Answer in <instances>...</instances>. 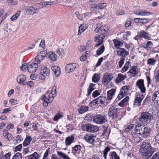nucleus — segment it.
Listing matches in <instances>:
<instances>
[{
	"instance_id": "473e14b6",
	"label": "nucleus",
	"mask_w": 159,
	"mask_h": 159,
	"mask_svg": "<svg viewBox=\"0 0 159 159\" xmlns=\"http://www.w3.org/2000/svg\"><path fill=\"white\" fill-rule=\"evenodd\" d=\"M129 98L128 96H126L123 99L120 101L118 104L119 106L122 107L125 104L126 105L129 101Z\"/></svg>"
},
{
	"instance_id": "0eeeda50",
	"label": "nucleus",
	"mask_w": 159,
	"mask_h": 159,
	"mask_svg": "<svg viewBox=\"0 0 159 159\" xmlns=\"http://www.w3.org/2000/svg\"><path fill=\"white\" fill-rule=\"evenodd\" d=\"M55 97L52 94L49 93L48 92H47L43 96L42 100L43 101V104L44 106L47 107L48 104L52 102L53 100V98Z\"/></svg>"
},
{
	"instance_id": "09e8293b",
	"label": "nucleus",
	"mask_w": 159,
	"mask_h": 159,
	"mask_svg": "<svg viewBox=\"0 0 159 159\" xmlns=\"http://www.w3.org/2000/svg\"><path fill=\"white\" fill-rule=\"evenodd\" d=\"M20 11H18L11 18V20H16L18 17L20 16Z\"/></svg>"
},
{
	"instance_id": "5701e85b",
	"label": "nucleus",
	"mask_w": 159,
	"mask_h": 159,
	"mask_svg": "<svg viewBox=\"0 0 159 159\" xmlns=\"http://www.w3.org/2000/svg\"><path fill=\"white\" fill-rule=\"evenodd\" d=\"M38 12L37 8L30 7L28 9L26 13L27 15H33Z\"/></svg>"
},
{
	"instance_id": "6e6552de",
	"label": "nucleus",
	"mask_w": 159,
	"mask_h": 159,
	"mask_svg": "<svg viewBox=\"0 0 159 159\" xmlns=\"http://www.w3.org/2000/svg\"><path fill=\"white\" fill-rule=\"evenodd\" d=\"M82 129L88 132H95L99 129V127L96 126L91 124H87L82 127Z\"/></svg>"
},
{
	"instance_id": "2f4dec72",
	"label": "nucleus",
	"mask_w": 159,
	"mask_h": 159,
	"mask_svg": "<svg viewBox=\"0 0 159 159\" xmlns=\"http://www.w3.org/2000/svg\"><path fill=\"white\" fill-rule=\"evenodd\" d=\"M114 46L117 49L120 48V47H121L123 45V43L121 41H118L117 39L113 40Z\"/></svg>"
},
{
	"instance_id": "f257e3e1",
	"label": "nucleus",
	"mask_w": 159,
	"mask_h": 159,
	"mask_svg": "<svg viewBox=\"0 0 159 159\" xmlns=\"http://www.w3.org/2000/svg\"><path fill=\"white\" fill-rule=\"evenodd\" d=\"M135 131L132 132L131 135L134 138H136L140 141H142V139L139 137L137 138L138 135L140 134L142 137L146 138L149 136L150 134V130L147 127H145L144 126L140 124H138L134 128Z\"/></svg>"
},
{
	"instance_id": "a878e982",
	"label": "nucleus",
	"mask_w": 159,
	"mask_h": 159,
	"mask_svg": "<svg viewBox=\"0 0 159 159\" xmlns=\"http://www.w3.org/2000/svg\"><path fill=\"white\" fill-rule=\"evenodd\" d=\"M81 150V147L80 145H76L72 148V152L75 154L76 153H80Z\"/></svg>"
},
{
	"instance_id": "f03ea898",
	"label": "nucleus",
	"mask_w": 159,
	"mask_h": 159,
	"mask_svg": "<svg viewBox=\"0 0 159 159\" xmlns=\"http://www.w3.org/2000/svg\"><path fill=\"white\" fill-rule=\"evenodd\" d=\"M156 148L152 147L150 144L146 142H143L140 148L139 152L143 156H145V159L150 157L155 151Z\"/></svg>"
},
{
	"instance_id": "c85d7f7f",
	"label": "nucleus",
	"mask_w": 159,
	"mask_h": 159,
	"mask_svg": "<svg viewBox=\"0 0 159 159\" xmlns=\"http://www.w3.org/2000/svg\"><path fill=\"white\" fill-rule=\"evenodd\" d=\"M31 140L32 138L29 135H27L23 143V146H27L29 145Z\"/></svg>"
},
{
	"instance_id": "0e129e2a",
	"label": "nucleus",
	"mask_w": 159,
	"mask_h": 159,
	"mask_svg": "<svg viewBox=\"0 0 159 159\" xmlns=\"http://www.w3.org/2000/svg\"><path fill=\"white\" fill-rule=\"evenodd\" d=\"M28 66H27L26 64H24L21 67L20 69L23 71H25L27 69H28Z\"/></svg>"
},
{
	"instance_id": "9b49d317",
	"label": "nucleus",
	"mask_w": 159,
	"mask_h": 159,
	"mask_svg": "<svg viewBox=\"0 0 159 159\" xmlns=\"http://www.w3.org/2000/svg\"><path fill=\"white\" fill-rule=\"evenodd\" d=\"M113 74L108 73H106L102 79V82L104 85H107L113 78Z\"/></svg>"
},
{
	"instance_id": "a19ab883",
	"label": "nucleus",
	"mask_w": 159,
	"mask_h": 159,
	"mask_svg": "<svg viewBox=\"0 0 159 159\" xmlns=\"http://www.w3.org/2000/svg\"><path fill=\"white\" fill-rule=\"evenodd\" d=\"M130 87L129 85H125L123 86L121 89L120 91L122 93H124L126 95L127 93V92L129 90Z\"/></svg>"
},
{
	"instance_id": "39448f33",
	"label": "nucleus",
	"mask_w": 159,
	"mask_h": 159,
	"mask_svg": "<svg viewBox=\"0 0 159 159\" xmlns=\"http://www.w3.org/2000/svg\"><path fill=\"white\" fill-rule=\"evenodd\" d=\"M109 29L110 27L108 26L102 25L99 28L97 27L94 30V33L102 34L104 36H106L108 34V32Z\"/></svg>"
},
{
	"instance_id": "052dcab7",
	"label": "nucleus",
	"mask_w": 159,
	"mask_h": 159,
	"mask_svg": "<svg viewBox=\"0 0 159 159\" xmlns=\"http://www.w3.org/2000/svg\"><path fill=\"white\" fill-rule=\"evenodd\" d=\"M10 102L13 105L18 104L19 103V102L15 99H11L10 100Z\"/></svg>"
},
{
	"instance_id": "37998d69",
	"label": "nucleus",
	"mask_w": 159,
	"mask_h": 159,
	"mask_svg": "<svg viewBox=\"0 0 159 159\" xmlns=\"http://www.w3.org/2000/svg\"><path fill=\"white\" fill-rule=\"evenodd\" d=\"M44 58V57L38 53L37 56L35 57V61L38 63H39L41 61H42Z\"/></svg>"
},
{
	"instance_id": "e433bc0d",
	"label": "nucleus",
	"mask_w": 159,
	"mask_h": 159,
	"mask_svg": "<svg viewBox=\"0 0 159 159\" xmlns=\"http://www.w3.org/2000/svg\"><path fill=\"white\" fill-rule=\"evenodd\" d=\"M86 29V25L84 24H81L79 27L78 34L80 35L81 33Z\"/></svg>"
},
{
	"instance_id": "393cba45",
	"label": "nucleus",
	"mask_w": 159,
	"mask_h": 159,
	"mask_svg": "<svg viewBox=\"0 0 159 159\" xmlns=\"http://www.w3.org/2000/svg\"><path fill=\"white\" fill-rule=\"evenodd\" d=\"M51 69L56 76H59L61 72L60 68L57 66H53L52 67Z\"/></svg>"
},
{
	"instance_id": "423d86ee",
	"label": "nucleus",
	"mask_w": 159,
	"mask_h": 159,
	"mask_svg": "<svg viewBox=\"0 0 159 159\" xmlns=\"http://www.w3.org/2000/svg\"><path fill=\"white\" fill-rule=\"evenodd\" d=\"M141 117L139 118V120L141 122L148 123L151 120L153 116L151 113L148 112H143L141 114Z\"/></svg>"
},
{
	"instance_id": "49530a36",
	"label": "nucleus",
	"mask_w": 159,
	"mask_h": 159,
	"mask_svg": "<svg viewBox=\"0 0 159 159\" xmlns=\"http://www.w3.org/2000/svg\"><path fill=\"white\" fill-rule=\"evenodd\" d=\"M22 156L19 152L16 153L13 156L12 159H22Z\"/></svg>"
},
{
	"instance_id": "c03bdc74",
	"label": "nucleus",
	"mask_w": 159,
	"mask_h": 159,
	"mask_svg": "<svg viewBox=\"0 0 159 159\" xmlns=\"http://www.w3.org/2000/svg\"><path fill=\"white\" fill-rule=\"evenodd\" d=\"M156 62V61L152 58H149L147 61L148 64L150 66H154Z\"/></svg>"
},
{
	"instance_id": "bb28decb",
	"label": "nucleus",
	"mask_w": 159,
	"mask_h": 159,
	"mask_svg": "<svg viewBox=\"0 0 159 159\" xmlns=\"http://www.w3.org/2000/svg\"><path fill=\"white\" fill-rule=\"evenodd\" d=\"M127 77L126 75H124L121 74H119L116 80V82L118 83L124 80Z\"/></svg>"
},
{
	"instance_id": "412c9836",
	"label": "nucleus",
	"mask_w": 159,
	"mask_h": 159,
	"mask_svg": "<svg viewBox=\"0 0 159 159\" xmlns=\"http://www.w3.org/2000/svg\"><path fill=\"white\" fill-rule=\"evenodd\" d=\"M3 135L4 137L8 141H10L13 139V136L10 133H9L7 130L3 129L2 131Z\"/></svg>"
},
{
	"instance_id": "c9c22d12",
	"label": "nucleus",
	"mask_w": 159,
	"mask_h": 159,
	"mask_svg": "<svg viewBox=\"0 0 159 159\" xmlns=\"http://www.w3.org/2000/svg\"><path fill=\"white\" fill-rule=\"evenodd\" d=\"M39 157V155L36 152H35L34 153L28 156L29 159H38Z\"/></svg>"
},
{
	"instance_id": "4468645a",
	"label": "nucleus",
	"mask_w": 159,
	"mask_h": 159,
	"mask_svg": "<svg viewBox=\"0 0 159 159\" xmlns=\"http://www.w3.org/2000/svg\"><path fill=\"white\" fill-rule=\"evenodd\" d=\"M96 137L93 134H85L84 137V139L87 142L93 144L94 142V141Z\"/></svg>"
},
{
	"instance_id": "72a5a7b5",
	"label": "nucleus",
	"mask_w": 159,
	"mask_h": 159,
	"mask_svg": "<svg viewBox=\"0 0 159 159\" xmlns=\"http://www.w3.org/2000/svg\"><path fill=\"white\" fill-rule=\"evenodd\" d=\"M95 84H94L91 83L90 84L87 89L88 95H89L95 89Z\"/></svg>"
},
{
	"instance_id": "f704fd0d",
	"label": "nucleus",
	"mask_w": 159,
	"mask_h": 159,
	"mask_svg": "<svg viewBox=\"0 0 159 159\" xmlns=\"http://www.w3.org/2000/svg\"><path fill=\"white\" fill-rule=\"evenodd\" d=\"M74 137L72 136L68 137L66 138L65 140V143L66 146L70 145L74 140Z\"/></svg>"
},
{
	"instance_id": "2eb2a0df",
	"label": "nucleus",
	"mask_w": 159,
	"mask_h": 159,
	"mask_svg": "<svg viewBox=\"0 0 159 159\" xmlns=\"http://www.w3.org/2000/svg\"><path fill=\"white\" fill-rule=\"evenodd\" d=\"M136 85L140 90L142 93H144L145 92L146 89L144 86L143 80H139L136 82Z\"/></svg>"
},
{
	"instance_id": "de8ad7c7",
	"label": "nucleus",
	"mask_w": 159,
	"mask_h": 159,
	"mask_svg": "<svg viewBox=\"0 0 159 159\" xmlns=\"http://www.w3.org/2000/svg\"><path fill=\"white\" fill-rule=\"evenodd\" d=\"M125 25L126 28L128 30H130L132 28V26L131 25V21L130 20L126 21Z\"/></svg>"
},
{
	"instance_id": "c756f323",
	"label": "nucleus",
	"mask_w": 159,
	"mask_h": 159,
	"mask_svg": "<svg viewBox=\"0 0 159 159\" xmlns=\"http://www.w3.org/2000/svg\"><path fill=\"white\" fill-rule=\"evenodd\" d=\"M89 107L87 106H81L78 109V111L80 114H83L88 110Z\"/></svg>"
},
{
	"instance_id": "cd10ccee",
	"label": "nucleus",
	"mask_w": 159,
	"mask_h": 159,
	"mask_svg": "<svg viewBox=\"0 0 159 159\" xmlns=\"http://www.w3.org/2000/svg\"><path fill=\"white\" fill-rule=\"evenodd\" d=\"M139 37L143 38L145 39L151 40L150 37L148 35V34L145 31H142L140 32L139 34Z\"/></svg>"
},
{
	"instance_id": "ea45409f",
	"label": "nucleus",
	"mask_w": 159,
	"mask_h": 159,
	"mask_svg": "<svg viewBox=\"0 0 159 159\" xmlns=\"http://www.w3.org/2000/svg\"><path fill=\"white\" fill-rule=\"evenodd\" d=\"M130 66V63L129 61H127L124 66L122 69L121 72L122 73L126 72L127 70L129 69V66Z\"/></svg>"
},
{
	"instance_id": "338daca9",
	"label": "nucleus",
	"mask_w": 159,
	"mask_h": 159,
	"mask_svg": "<svg viewBox=\"0 0 159 159\" xmlns=\"http://www.w3.org/2000/svg\"><path fill=\"white\" fill-rule=\"evenodd\" d=\"M146 45L148 48H152L153 46V43L151 41H148Z\"/></svg>"
},
{
	"instance_id": "7ed1b4c3",
	"label": "nucleus",
	"mask_w": 159,
	"mask_h": 159,
	"mask_svg": "<svg viewBox=\"0 0 159 159\" xmlns=\"http://www.w3.org/2000/svg\"><path fill=\"white\" fill-rule=\"evenodd\" d=\"M49 74V69L44 66H42L40 70L39 78L40 80H45V77L48 76Z\"/></svg>"
},
{
	"instance_id": "4c0bfd02",
	"label": "nucleus",
	"mask_w": 159,
	"mask_h": 159,
	"mask_svg": "<svg viewBox=\"0 0 159 159\" xmlns=\"http://www.w3.org/2000/svg\"><path fill=\"white\" fill-rule=\"evenodd\" d=\"M57 154L63 159H70L69 156L61 152H57Z\"/></svg>"
},
{
	"instance_id": "f3484780",
	"label": "nucleus",
	"mask_w": 159,
	"mask_h": 159,
	"mask_svg": "<svg viewBox=\"0 0 159 159\" xmlns=\"http://www.w3.org/2000/svg\"><path fill=\"white\" fill-rule=\"evenodd\" d=\"M26 79V77L25 75H20L17 78V81L20 84L25 85L27 84V83L25 82Z\"/></svg>"
},
{
	"instance_id": "79ce46f5",
	"label": "nucleus",
	"mask_w": 159,
	"mask_h": 159,
	"mask_svg": "<svg viewBox=\"0 0 159 159\" xmlns=\"http://www.w3.org/2000/svg\"><path fill=\"white\" fill-rule=\"evenodd\" d=\"M105 49L104 46L103 45L101 46L100 48L97 50V54L98 55H100L101 54L104 52Z\"/></svg>"
},
{
	"instance_id": "680f3d73",
	"label": "nucleus",
	"mask_w": 159,
	"mask_h": 159,
	"mask_svg": "<svg viewBox=\"0 0 159 159\" xmlns=\"http://www.w3.org/2000/svg\"><path fill=\"white\" fill-rule=\"evenodd\" d=\"M147 159H159V152H157L151 158L149 157Z\"/></svg>"
},
{
	"instance_id": "603ef678",
	"label": "nucleus",
	"mask_w": 159,
	"mask_h": 159,
	"mask_svg": "<svg viewBox=\"0 0 159 159\" xmlns=\"http://www.w3.org/2000/svg\"><path fill=\"white\" fill-rule=\"evenodd\" d=\"M140 14V16H149L150 15V13L149 12L146 11H144L143 10H141Z\"/></svg>"
},
{
	"instance_id": "9d476101",
	"label": "nucleus",
	"mask_w": 159,
	"mask_h": 159,
	"mask_svg": "<svg viewBox=\"0 0 159 159\" xmlns=\"http://www.w3.org/2000/svg\"><path fill=\"white\" fill-rule=\"evenodd\" d=\"M97 34L95 35L94 40L95 42H97L98 43L95 45V46L98 47L103 43V40L106 36H104L102 34Z\"/></svg>"
},
{
	"instance_id": "13d9d810",
	"label": "nucleus",
	"mask_w": 159,
	"mask_h": 159,
	"mask_svg": "<svg viewBox=\"0 0 159 159\" xmlns=\"http://www.w3.org/2000/svg\"><path fill=\"white\" fill-rule=\"evenodd\" d=\"M111 157L112 159H119V157L117 155L116 152H114L111 153Z\"/></svg>"
},
{
	"instance_id": "a211bd4d",
	"label": "nucleus",
	"mask_w": 159,
	"mask_h": 159,
	"mask_svg": "<svg viewBox=\"0 0 159 159\" xmlns=\"http://www.w3.org/2000/svg\"><path fill=\"white\" fill-rule=\"evenodd\" d=\"M117 53L118 56L122 57V58H124L128 55L129 53L123 48H120L117 50Z\"/></svg>"
},
{
	"instance_id": "aec40b11",
	"label": "nucleus",
	"mask_w": 159,
	"mask_h": 159,
	"mask_svg": "<svg viewBox=\"0 0 159 159\" xmlns=\"http://www.w3.org/2000/svg\"><path fill=\"white\" fill-rule=\"evenodd\" d=\"M38 67V65L36 63H34L30 65L28 67V70L30 73H33L35 72Z\"/></svg>"
},
{
	"instance_id": "3c124183",
	"label": "nucleus",
	"mask_w": 159,
	"mask_h": 159,
	"mask_svg": "<svg viewBox=\"0 0 159 159\" xmlns=\"http://www.w3.org/2000/svg\"><path fill=\"white\" fill-rule=\"evenodd\" d=\"M57 52L61 56H63L65 53L63 49L59 48H58V49L57 50Z\"/></svg>"
},
{
	"instance_id": "4d7b16f0",
	"label": "nucleus",
	"mask_w": 159,
	"mask_h": 159,
	"mask_svg": "<svg viewBox=\"0 0 159 159\" xmlns=\"http://www.w3.org/2000/svg\"><path fill=\"white\" fill-rule=\"evenodd\" d=\"M125 59L124 58H121L118 62L119 67V68H121L124 63Z\"/></svg>"
},
{
	"instance_id": "a18cd8bd",
	"label": "nucleus",
	"mask_w": 159,
	"mask_h": 159,
	"mask_svg": "<svg viewBox=\"0 0 159 159\" xmlns=\"http://www.w3.org/2000/svg\"><path fill=\"white\" fill-rule=\"evenodd\" d=\"M110 150V148L109 147H107L103 151V157L105 159H107V152H109Z\"/></svg>"
},
{
	"instance_id": "7c9ffc66",
	"label": "nucleus",
	"mask_w": 159,
	"mask_h": 159,
	"mask_svg": "<svg viewBox=\"0 0 159 159\" xmlns=\"http://www.w3.org/2000/svg\"><path fill=\"white\" fill-rule=\"evenodd\" d=\"M48 58L52 61H55L57 59L56 54L52 52H49L48 54Z\"/></svg>"
},
{
	"instance_id": "ddd939ff",
	"label": "nucleus",
	"mask_w": 159,
	"mask_h": 159,
	"mask_svg": "<svg viewBox=\"0 0 159 159\" xmlns=\"http://www.w3.org/2000/svg\"><path fill=\"white\" fill-rule=\"evenodd\" d=\"M144 96L143 94H140L139 93L137 94L135 97V99L134 101V105L140 106L141 102L144 98Z\"/></svg>"
},
{
	"instance_id": "864d4df0",
	"label": "nucleus",
	"mask_w": 159,
	"mask_h": 159,
	"mask_svg": "<svg viewBox=\"0 0 159 159\" xmlns=\"http://www.w3.org/2000/svg\"><path fill=\"white\" fill-rule=\"evenodd\" d=\"M97 5V7L100 9H103L107 6V4L104 3H100Z\"/></svg>"
},
{
	"instance_id": "774afa93",
	"label": "nucleus",
	"mask_w": 159,
	"mask_h": 159,
	"mask_svg": "<svg viewBox=\"0 0 159 159\" xmlns=\"http://www.w3.org/2000/svg\"><path fill=\"white\" fill-rule=\"evenodd\" d=\"M11 154L10 153H8L3 156V159H10Z\"/></svg>"
},
{
	"instance_id": "bf43d9fd",
	"label": "nucleus",
	"mask_w": 159,
	"mask_h": 159,
	"mask_svg": "<svg viewBox=\"0 0 159 159\" xmlns=\"http://www.w3.org/2000/svg\"><path fill=\"white\" fill-rule=\"evenodd\" d=\"M56 89H57V87L55 86H54L51 92V94H52L53 96H54L55 97L56 96Z\"/></svg>"
},
{
	"instance_id": "8fccbe9b",
	"label": "nucleus",
	"mask_w": 159,
	"mask_h": 159,
	"mask_svg": "<svg viewBox=\"0 0 159 159\" xmlns=\"http://www.w3.org/2000/svg\"><path fill=\"white\" fill-rule=\"evenodd\" d=\"M125 95V93H122V92L120 91L116 100H119Z\"/></svg>"
},
{
	"instance_id": "4be33fe9",
	"label": "nucleus",
	"mask_w": 159,
	"mask_h": 159,
	"mask_svg": "<svg viewBox=\"0 0 159 159\" xmlns=\"http://www.w3.org/2000/svg\"><path fill=\"white\" fill-rule=\"evenodd\" d=\"M106 98L104 97L100 96L92 101L93 103L95 104H102L103 103L105 99Z\"/></svg>"
},
{
	"instance_id": "20e7f679",
	"label": "nucleus",
	"mask_w": 159,
	"mask_h": 159,
	"mask_svg": "<svg viewBox=\"0 0 159 159\" xmlns=\"http://www.w3.org/2000/svg\"><path fill=\"white\" fill-rule=\"evenodd\" d=\"M109 110L108 113L110 117L112 119H116L118 116V109L114 105L108 106Z\"/></svg>"
},
{
	"instance_id": "1a4fd4ad",
	"label": "nucleus",
	"mask_w": 159,
	"mask_h": 159,
	"mask_svg": "<svg viewBox=\"0 0 159 159\" xmlns=\"http://www.w3.org/2000/svg\"><path fill=\"white\" fill-rule=\"evenodd\" d=\"M93 120L96 124H102L107 121V118L105 116L98 115L94 116Z\"/></svg>"
},
{
	"instance_id": "5fc2aeb1",
	"label": "nucleus",
	"mask_w": 159,
	"mask_h": 159,
	"mask_svg": "<svg viewBox=\"0 0 159 159\" xmlns=\"http://www.w3.org/2000/svg\"><path fill=\"white\" fill-rule=\"evenodd\" d=\"M134 127V124H131L127 126V128L125 129V131L126 132L128 133L129 131L133 129Z\"/></svg>"
},
{
	"instance_id": "e2e57ef3",
	"label": "nucleus",
	"mask_w": 159,
	"mask_h": 159,
	"mask_svg": "<svg viewBox=\"0 0 159 159\" xmlns=\"http://www.w3.org/2000/svg\"><path fill=\"white\" fill-rule=\"evenodd\" d=\"M62 116L60 114H57L55 116L53 120L56 121L58 120L60 118L62 117Z\"/></svg>"
},
{
	"instance_id": "69168bd1",
	"label": "nucleus",
	"mask_w": 159,
	"mask_h": 159,
	"mask_svg": "<svg viewBox=\"0 0 159 159\" xmlns=\"http://www.w3.org/2000/svg\"><path fill=\"white\" fill-rule=\"evenodd\" d=\"M7 2L8 3L13 5H16L17 3L16 1H14V0H8Z\"/></svg>"
},
{
	"instance_id": "dca6fc26",
	"label": "nucleus",
	"mask_w": 159,
	"mask_h": 159,
	"mask_svg": "<svg viewBox=\"0 0 159 159\" xmlns=\"http://www.w3.org/2000/svg\"><path fill=\"white\" fill-rule=\"evenodd\" d=\"M152 99L154 103L159 105V90L154 92Z\"/></svg>"
},
{
	"instance_id": "f8f14e48",
	"label": "nucleus",
	"mask_w": 159,
	"mask_h": 159,
	"mask_svg": "<svg viewBox=\"0 0 159 159\" xmlns=\"http://www.w3.org/2000/svg\"><path fill=\"white\" fill-rule=\"evenodd\" d=\"M79 67V65L75 63H72L67 64L65 70L66 72L69 73L73 71L75 69H77Z\"/></svg>"
},
{
	"instance_id": "6ab92c4d",
	"label": "nucleus",
	"mask_w": 159,
	"mask_h": 159,
	"mask_svg": "<svg viewBox=\"0 0 159 159\" xmlns=\"http://www.w3.org/2000/svg\"><path fill=\"white\" fill-rule=\"evenodd\" d=\"M116 91V90L115 89H112L107 92L106 98L108 101H110L112 99Z\"/></svg>"
},
{
	"instance_id": "58836bf2",
	"label": "nucleus",
	"mask_w": 159,
	"mask_h": 159,
	"mask_svg": "<svg viewBox=\"0 0 159 159\" xmlns=\"http://www.w3.org/2000/svg\"><path fill=\"white\" fill-rule=\"evenodd\" d=\"M100 79L99 75L95 73L92 77V81L94 83L97 82Z\"/></svg>"
},
{
	"instance_id": "6e6d98bb",
	"label": "nucleus",
	"mask_w": 159,
	"mask_h": 159,
	"mask_svg": "<svg viewBox=\"0 0 159 159\" xmlns=\"http://www.w3.org/2000/svg\"><path fill=\"white\" fill-rule=\"evenodd\" d=\"M100 94V92L97 90H96L94 91L92 93V97L95 98L98 96Z\"/></svg>"
},
{
	"instance_id": "b1692460",
	"label": "nucleus",
	"mask_w": 159,
	"mask_h": 159,
	"mask_svg": "<svg viewBox=\"0 0 159 159\" xmlns=\"http://www.w3.org/2000/svg\"><path fill=\"white\" fill-rule=\"evenodd\" d=\"M138 69L137 66H132L129 71L131 76L134 77L138 74Z\"/></svg>"
}]
</instances>
